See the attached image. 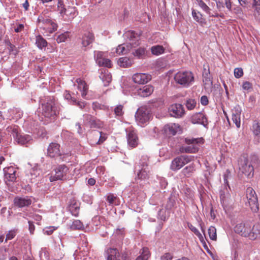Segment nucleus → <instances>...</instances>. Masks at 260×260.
Instances as JSON below:
<instances>
[{
  "mask_svg": "<svg viewBox=\"0 0 260 260\" xmlns=\"http://www.w3.org/2000/svg\"><path fill=\"white\" fill-rule=\"evenodd\" d=\"M190 121L193 124H199L207 127L208 125V119L205 114L199 112L194 114L190 118Z\"/></svg>",
  "mask_w": 260,
  "mask_h": 260,
  "instance_id": "4468645a",
  "label": "nucleus"
},
{
  "mask_svg": "<svg viewBox=\"0 0 260 260\" xmlns=\"http://www.w3.org/2000/svg\"><path fill=\"white\" fill-rule=\"evenodd\" d=\"M195 167L193 164L189 165L184 168L181 171V173L186 177H190L195 171Z\"/></svg>",
  "mask_w": 260,
  "mask_h": 260,
  "instance_id": "c756f323",
  "label": "nucleus"
},
{
  "mask_svg": "<svg viewBox=\"0 0 260 260\" xmlns=\"http://www.w3.org/2000/svg\"><path fill=\"white\" fill-rule=\"evenodd\" d=\"M146 48L144 47H139L132 51V54L138 58H142L145 55Z\"/></svg>",
  "mask_w": 260,
  "mask_h": 260,
  "instance_id": "473e14b6",
  "label": "nucleus"
},
{
  "mask_svg": "<svg viewBox=\"0 0 260 260\" xmlns=\"http://www.w3.org/2000/svg\"><path fill=\"white\" fill-rule=\"evenodd\" d=\"M17 233V230H12L9 231L8 233L6 234V237L5 239V242H6L8 240H10L13 239L15 236L16 235Z\"/></svg>",
  "mask_w": 260,
  "mask_h": 260,
  "instance_id": "864d4df0",
  "label": "nucleus"
},
{
  "mask_svg": "<svg viewBox=\"0 0 260 260\" xmlns=\"http://www.w3.org/2000/svg\"><path fill=\"white\" fill-rule=\"evenodd\" d=\"M40 112L47 121L54 120L59 114V109L55 99L53 97H47L42 100Z\"/></svg>",
  "mask_w": 260,
  "mask_h": 260,
  "instance_id": "f257e3e1",
  "label": "nucleus"
},
{
  "mask_svg": "<svg viewBox=\"0 0 260 260\" xmlns=\"http://www.w3.org/2000/svg\"><path fill=\"white\" fill-rule=\"evenodd\" d=\"M7 132L13 136L15 139L19 134L18 126L17 125H11L8 126L6 129Z\"/></svg>",
  "mask_w": 260,
  "mask_h": 260,
  "instance_id": "a19ab883",
  "label": "nucleus"
},
{
  "mask_svg": "<svg viewBox=\"0 0 260 260\" xmlns=\"http://www.w3.org/2000/svg\"><path fill=\"white\" fill-rule=\"evenodd\" d=\"M208 235L210 238L212 240H216V230L214 226H211L208 230Z\"/></svg>",
  "mask_w": 260,
  "mask_h": 260,
  "instance_id": "09e8293b",
  "label": "nucleus"
},
{
  "mask_svg": "<svg viewBox=\"0 0 260 260\" xmlns=\"http://www.w3.org/2000/svg\"><path fill=\"white\" fill-rule=\"evenodd\" d=\"M242 88L244 90L250 91L252 89V84L248 81H245L243 83Z\"/></svg>",
  "mask_w": 260,
  "mask_h": 260,
  "instance_id": "13d9d810",
  "label": "nucleus"
},
{
  "mask_svg": "<svg viewBox=\"0 0 260 260\" xmlns=\"http://www.w3.org/2000/svg\"><path fill=\"white\" fill-rule=\"evenodd\" d=\"M107 201L110 205H119V200L117 196L112 193H109L107 196Z\"/></svg>",
  "mask_w": 260,
  "mask_h": 260,
  "instance_id": "e433bc0d",
  "label": "nucleus"
},
{
  "mask_svg": "<svg viewBox=\"0 0 260 260\" xmlns=\"http://www.w3.org/2000/svg\"><path fill=\"white\" fill-rule=\"evenodd\" d=\"M4 178L6 182L16 181L17 178V169L13 166L4 169Z\"/></svg>",
  "mask_w": 260,
  "mask_h": 260,
  "instance_id": "ddd939ff",
  "label": "nucleus"
},
{
  "mask_svg": "<svg viewBox=\"0 0 260 260\" xmlns=\"http://www.w3.org/2000/svg\"><path fill=\"white\" fill-rule=\"evenodd\" d=\"M153 90V87L151 85H145L138 90V94L142 97H147L152 93Z\"/></svg>",
  "mask_w": 260,
  "mask_h": 260,
  "instance_id": "b1692460",
  "label": "nucleus"
},
{
  "mask_svg": "<svg viewBox=\"0 0 260 260\" xmlns=\"http://www.w3.org/2000/svg\"><path fill=\"white\" fill-rule=\"evenodd\" d=\"M36 44L40 49H42L47 46V42L41 35H39L36 37Z\"/></svg>",
  "mask_w": 260,
  "mask_h": 260,
  "instance_id": "c9c22d12",
  "label": "nucleus"
},
{
  "mask_svg": "<svg viewBox=\"0 0 260 260\" xmlns=\"http://www.w3.org/2000/svg\"><path fill=\"white\" fill-rule=\"evenodd\" d=\"M176 197L174 194H171L169 198H168L167 202L166 204V210H171L176 204Z\"/></svg>",
  "mask_w": 260,
  "mask_h": 260,
  "instance_id": "2f4dec72",
  "label": "nucleus"
},
{
  "mask_svg": "<svg viewBox=\"0 0 260 260\" xmlns=\"http://www.w3.org/2000/svg\"><path fill=\"white\" fill-rule=\"evenodd\" d=\"M99 133L100 134V136L99 139L97 142V144L100 145L102 144L107 139V134L103 132H99Z\"/></svg>",
  "mask_w": 260,
  "mask_h": 260,
  "instance_id": "052dcab7",
  "label": "nucleus"
},
{
  "mask_svg": "<svg viewBox=\"0 0 260 260\" xmlns=\"http://www.w3.org/2000/svg\"><path fill=\"white\" fill-rule=\"evenodd\" d=\"M81 39L82 47L86 48L93 43L95 40V37L93 33L86 31L82 35Z\"/></svg>",
  "mask_w": 260,
  "mask_h": 260,
  "instance_id": "6ab92c4d",
  "label": "nucleus"
},
{
  "mask_svg": "<svg viewBox=\"0 0 260 260\" xmlns=\"http://www.w3.org/2000/svg\"><path fill=\"white\" fill-rule=\"evenodd\" d=\"M216 7L219 11H221V10L224 8V5L223 2L221 1H216Z\"/></svg>",
  "mask_w": 260,
  "mask_h": 260,
  "instance_id": "69168bd1",
  "label": "nucleus"
},
{
  "mask_svg": "<svg viewBox=\"0 0 260 260\" xmlns=\"http://www.w3.org/2000/svg\"><path fill=\"white\" fill-rule=\"evenodd\" d=\"M86 118V119L88 120V122L91 128L99 127L100 126L99 121L97 120L94 117H93L91 115H87Z\"/></svg>",
  "mask_w": 260,
  "mask_h": 260,
  "instance_id": "4c0bfd02",
  "label": "nucleus"
},
{
  "mask_svg": "<svg viewBox=\"0 0 260 260\" xmlns=\"http://www.w3.org/2000/svg\"><path fill=\"white\" fill-rule=\"evenodd\" d=\"M151 79V76L144 73H136L133 76V80L136 83L144 84Z\"/></svg>",
  "mask_w": 260,
  "mask_h": 260,
  "instance_id": "aec40b11",
  "label": "nucleus"
},
{
  "mask_svg": "<svg viewBox=\"0 0 260 260\" xmlns=\"http://www.w3.org/2000/svg\"><path fill=\"white\" fill-rule=\"evenodd\" d=\"M230 175V172L229 171V170H226V173H225L224 175H223V181H224V183L225 185V187H227L228 186V187L230 188V186H229V183H228V177H229V176Z\"/></svg>",
  "mask_w": 260,
  "mask_h": 260,
  "instance_id": "e2e57ef3",
  "label": "nucleus"
},
{
  "mask_svg": "<svg viewBox=\"0 0 260 260\" xmlns=\"http://www.w3.org/2000/svg\"><path fill=\"white\" fill-rule=\"evenodd\" d=\"M65 15L68 18V20H73L76 16L78 15V12L75 7H69L67 10Z\"/></svg>",
  "mask_w": 260,
  "mask_h": 260,
  "instance_id": "f704fd0d",
  "label": "nucleus"
},
{
  "mask_svg": "<svg viewBox=\"0 0 260 260\" xmlns=\"http://www.w3.org/2000/svg\"><path fill=\"white\" fill-rule=\"evenodd\" d=\"M252 130L254 135H260V123H259L256 120L253 121L252 126Z\"/></svg>",
  "mask_w": 260,
  "mask_h": 260,
  "instance_id": "de8ad7c7",
  "label": "nucleus"
},
{
  "mask_svg": "<svg viewBox=\"0 0 260 260\" xmlns=\"http://www.w3.org/2000/svg\"><path fill=\"white\" fill-rule=\"evenodd\" d=\"M31 200L28 197L24 198L17 197L14 199V205L19 208L28 207L31 205Z\"/></svg>",
  "mask_w": 260,
  "mask_h": 260,
  "instance_id": "412c9836",
  "label": "nucleus"
},
{
  "mask_svg": "<svg viewBox=\"0 0 260 260\" xmlns=\"http://www.w3.org/2000/svg\"><path fill=\"white\" fill-rule=\"evenodd\" d=\"M54 171L55 173H52L49 178L51 182L66 179L69 169L65 165H60L55 168Z\"/></svg>",
  "mask_w": 260,
  "mask_h": 260,
  "instance_id": "1a4fd4ad",
  "label": "nucleus"
},
{
  "mask_svg": "<svg viewBox=\"0 0 260 260\" xmlns=\"http://www.w3.org/2000/svg\"><path fill=\"white\" fill-rule=\"evenodd\" d=\"M198 5L201 8L205 11L207 14L210 15V8L202 1V0H196Z\"/></svg>",
  "mask_w": 260,
  "mask_h": 260,
  "instance_id": "c03bdc74",
  "label": "nucleus"
},
{
  "mask_svg": "<svg viewBox=\"0 0 260 260\" xmlns=\"http://www.w3.org/2000/svg\"><path fill=\"white\" fill-rule=\"evenodd\" d=\"M96 62L100 67L111 68L112 66L111 60L109 59L102 57V54L100 52H98L97 54Z\"/></svg>",
  "mask_w": 260,
  "mask_h": 260,
  "instance_id": "393cba45",
  "label": "nucleus"
},
{
  "mask_svg": "<svg viewBox=\"0 0 260 260\" xmlns=\"http://www.w3.org/2000/svg\"><path fill=\"white\" fill-rule=\"evenodd\" d=\"M100 77L102 79L105 86H108L109 84V83L111 82V75L108 73H105L104 74H102Z\"/></svg>",
  "mask_w": 260,
  "mask_h": 260,
  "instance_id": "49530a36",
  "label": "nucleus"
},
{
  "mask_svg": "<svg viewBox=\"0 0 260 260\" xmlns=\"http://www.w3.org/2000/svg\"><path fill=\"white\" fill-rule=\"evenodd\" d=\"M239 170L242 174L248 178L252 177L254 174V168L248 159L245 156L240 157L238 161Z\"/></svg>",
  "mask_w": 260,
  "mask_h": 260,
  "instance_id": "39448f33",
  "label": "nucleus"
},
{
  "mask_svg": "<svg viewBox=\"0 0 260 260\" xmlns=\"http://www.w3.org/2000/svg\"><path fill=\"white\" fill-rule=\"evenodd\" d=\"M241 112L240 109L236 108L232 111V119L238 128H239L241 125Z\"/></svg>",
  "mask_w": 260,
  "mask_h": 260,
  "instance_id": "a878e982",
  "label": "nucleus"
},
{
  "mask_svg": "<svg viewBox=\"0 0 260 260\" xmlns=\"http://www.w3.org/2000/svg\"><path fill=\"white\" fill-rule=\"evenodd\" d=\"M123 106L121 105H118L114 109V111L116 116H121L123 114Z\"/></svg>",
  "mask_w": 260,
  "mask_h": 260,
  "instance_id": "4d7b16f0",
  "label": "nucleus"
},
{
  "mask_svg": "<svg viewBox=\"0 0 260 260\" xmlns=\"http://www.w3.org/2000/svg\"><path fill=\"white\" fill-rule=\"evenodd\" d=\"M135 171L137 172L136 180H145L149 178L148 163L146 160L141 159L139 163L135 165Z\"/></svg>",
  "mask_w": 260,
  "mask_h": 260,
  "instance_id": "20e7f679",
  "label": "nucleus"
},
{
  "mask_svg": "<svg viewBox=\"0 0 260 260\" xmlns=\"http://www.w3.org/2000/svg\"><path fill=\"white\" fill-rule=\"evenodd\" d=\"M201 103L203 106H206L209 103L208 99L207 96L203 95L201 98Z\"/></svg>",
  "mask_w": 260,
  "mask_h": 260,
  "instance_id": "338daca9",
  "label": "nucleus"
},
{
  "mask_svg": "<svg viewBox=\"0 0 260 260\" xmlns=\"http://www.w3.org/2000/svg\"><path fill=\"white\" fill-rule=\"evenodd\" d=\"M232 11L236 14H241L242 13V10L239 6L234 8Z\"/></svg>",
  "mask_w": 260,
  "mask_h": 260,
  "instance_id": "774afa93",
  "label": "nucleus"
},
{
  "mask_svg": "<svg viewBox=\"0 0 260 260\" xmlns=\"http://www.w3.org/2000/svg\"><path fill=\"white\" fill-rule=\"evenodd\" d=\"M68 209L72 215L77 217L79 214L80 203L75 198H73L70 200Z\"/></svg>",
  "mask_w": 260,
  "mask_h": 260,
  "instance_id": "a211bd4d",
  "label": "nucleus"
},
{
  "mask_svg": "<svg viewBox=\"0 0 260 260\" xmlns=\"http://www.w3.org/2000/svg\"><path fill=\"white\" fill-rule=\"evenodd\" d=\"M70 36V32L66 31L64 33H62L59 35H58L56 40L58 43H60L62 42H64Z\"/></svg>",
  "mask_w": 260,
  "mask_h": 260,
  "instance_id": "a18cd8bd",
  "label": "nucleus"
},
{
  "mask_svg": "<svg viewBox=\"0 0 260 260\" xmlns=\"http://www.w3.org/2000/svg\"><path fill=\"white\" fill-rule=\"evenodd\" d=\"M63 96L65 99L68 100L72 104L76 103V100L75 98L72 97L68 91H66L63 93Z\"/></svg>",
  "mask_w": 260,
  "mask_h": 260,
  "instance_id": "5fc2aeb1",
  "label": "nucleus"
},
{
  "mask_svg": "<svg viewBox=\"0 0 260 260\" xmlns=\"http://www.w3.org/2000/svg\"><path fill=\"white\" fill-rule=\"evenodd\" d=\"M203 140L202 138H185V143L192 145L182 146L180 148V151L181 153H196L198 151V148L194 144L203 143Z\"/></svg>",
  "mask_w": 260,
  "mask_h": 260,
  "instance_id": "6e6552de",
  "label": "nucleus"
},
{
  "mask_svg": "<svg viewBox=\"0 0 260 260\" xmlns=\"http://www.w3.org/2000/svg\"><path fill=\"white\" fill-rule=\"evenodd\" d=\"M168 112L171 117L177 118L182 117L185 114L184 107L180 104H174L170 105L168 108Z\"/></svg>",
  "mask_w": 260,
  "mask_h": 260,
  "instance_id": "9b49d317",
  "label": "nucleus"
},
{
  "mask_svg": "<svg viewBox=\"0 0 260 260\" xmlns=\"http://www.w3.org/2000/svg\"><path fill=\"white\" fill-rule=\"evenodd\" d=\"M149 256V251L147 247H143L142 249L141 254L136 260H148Z\"/></svg>",
  "mask_w": 260,
  "mask_h": 260,
  "instance_id": "ea45409f",
  "label": "nucleus"
},
{
  "mask_svg": "<svg viewBox=\"0 0 260 260\" xmlns=\"http://www.w3.org/2000/svg\"><path fill=\"white\" fill-rule=\"evenodd\" d=\"M203 81L205 84H212V81L210 78V73L208 71L207 73H203Z\"/></svg>",
  "mask_w": 260,
  "mask_h": 260,
  "instance_id": "6e6d98bb",
  "label": "nucleus"
},
{
  "mask_svg": "<svg viewBox=\"0 0 260 260\" xmlns=\"http://www.w3.org/2000/svg\"><path fill=\"white\" fill-rule=\"evenodd\" d=\"M173 255L169 252H167L164 254L160 257L161 260H172Z\"/></svg>",
  "mask_w": 260,
  "mask_h": 260,
  "instance_id": "0e129e2a",
  "label": "nucleus"
},
{
  "mask_svg": "<svg viewBox=\"0 0 260 260\" xmlns=\"http://www.w3.org/2000/svg\"><path fill=\"white\" fill-rule=\"evenodd\" d=\"M174 80L177 84L187 87L194 82V76L189 71L178 72L175 74Z\"/></svg>",
  "mask_w": 260,
  "mask_h": 260,
  "instance_id": "7ed1b4c3",
  "label": "nucleus"
},
{
  "mask_svg": "<svg viewBox=\"0 0 260 260\" xmlns=\"http://www.w3.org/2000/svg\"><path fill=\"white\" fill-rule=\"evenodd\" d=\"M126 138L128 145L132 148L136 147L138 144V137L134 130H126Z\"/></svg>",
  "mask_w": 260,
  "mask_h": 260,
  "instance_id": "dca6fc26",
  "label": "nucleus"
},
{
  "mask_svg": "<svg viewBox=\"0 0 260 260\" xmlns=\"http://www.w3.org/2000/svg\"><path fill=\"white\" fill-rule=\"evenodd\" d=\"M234 75L236 78H239L243 76V71L242 68H237L234 70Z\"/></svg>",
  "mask_w": 260,
  "mask_h": 260,
  "instance_id": "bf43d9fd",
  "label": "nucleus"
},
{
  "mask_svg": "<svg viewBox=\"0 0 260 260\" xmlns=\"http://www.w3.org/2000/svg\"><path fill=\"white\" fill-rule=\"evenodd\" d=\"M76 82L78 83V88L82 93L81 95L83 98H86L88 91V86L85 81L80 79H77Z\"/></svg>",
  "mask_w": 260,
  "mask_h": 260,
  "instance_id": "bb28decb",
  "label": "nucleus"
},
{
  "mask_svg": "<svg viewBox=\"0 0 260 260\" xmlns=\"http://www.w3.org/2000/svg\"><path fill=\"white\" fill-rule=\"evenodd\" d=\"M60 147V146L59 144L55 142L51 143L47 148V156L51 158L61 156L62 154Z\"/></svg>",
  "mask_w": 260,
  "mask_h": 260,
  "instance_id": "f8f14e48",
  "label": "nucleus"
},
{
  "mask_svg": "<svg viewBox=\"0 0 260 260\" xmlns=\"http://www.w3.org/2000/svg\"><path fill=\"white\" fill-rule=\"evenodd\" d=\"M67 9L65 8L63 1L62 0H58L57 3V10L62 16L66 14Z\"/></svg>",
  "mask_w": 260,
  "mask_h": 260,
  "instance_id": "37998d69",
  "label": "nucleus"
},
{
  "mask_svg": "<svg viewBox=\"0 0 260 260\" xmlns=\"http://www.w3.org/2000/svg\"><path fill=\"white\" fill-rule=\"evenodd\" d=\"M131 48V46L129 45H119L116 48V52L119 55L126 54L130 51Z\"/></svg>",
  "mask_w": 260,
  "mask_h": 260,
  "instance_id": "7c9ffc66",
  "label": "nucleus"
},
{
  "mask_svg": "<svg viewBox=\"0 0 260 260\" xmlns=\"http://www.w3.org/2000/svg\"><path fill=\"white\" fill-rule=\"evenodd\" d=\"M230 196L229 191L226 187H225L223 190L220 191V199L221 203L223 204L226 198Z\"/></svg>",
  "mask_w": 260,
  "mask_h": 260,
  "instance_id": "79ce46f5",
  "label": "nucleus"
},
{
  "mask_svg": "<svg viewBox=\"0 0 260 260\" xmlns=\"http://www.w3.org/2000/svg\"><path fill=\"white\" fill-rule=\"evenodd\" d=\"M14 139L18 144L21 145L30 144L32 141V139L30 136L20 133H19Z\"/></svg>",
  "mask_w": 260,
  "mask_h": 260,
  "instance_id": "4be33fe9",
  "label": "nucleus"
},
{
  "mask_svg": "<svg viewBox=\"0 0 260 260\" xmlns=\"http://www.w3.org/2000/svg\"><path fill=\"white\" fill-rule=\"evenodd\" d=\"M118 65L122 68H128L133 64V60L126 57H120L118 61Z\"/></svg>",
  "mask_w": 260,
  "mask_h": 260,
  "instance_id": "c85d7f7f",
  "label": "nucleus"
},
{
  "mask_svg": "<svg viewBox=\"0 0 260 260\" xmlns=\"http://www.w3.org/2000/svg\"><path fill=\"white\" fill-rule=\"evenodd\" d=\"M105 256L107 260H120V253L116 248H107L105 251Z\"/></svg>",
  "mask_w": 260,
  "mask_h": 260,
  "instance_id": "f3484780",
  "label": "nucleus"
},
{
  "mask_svg": "<svg viewBox=\"0 0 260 260\" xmlns=\"http://www.w3.org/2000/svg\"><path fill=\"white\" fill-rule=\"evenodd\" d=\"M157 218L162 221H166L168 219L166 215V210L160 209L158 212Z\"/></svg>",
  "mask_w": 260,
  "mask_h": 260,
  "instance_id": "603ef678",
  "label": "nucleus"
},
{
  "mask_svg": "<svg viewBox=\"0 0 260 260\" xmlns=\"http://www.w3.org/2000/svg\"><path fill=\"white\" fill-rule=\"evenodd\" d=\"M150 117V111L146 106L140 107L135 114L136 120L141 125L147 123Z\"/></svg>",
  "mask_w": 260,
  "mask_h": 260,
  "instance_id": "423d86ee",
  "label": "nucleus"
},
{
  "mask_svg": "<svg viewBox=\"0 0 260 260\" xmlns=\"http://www.w3.org/2000/svg\"><path fill=\"white\" fill-rule=\"evenodd\" d=\"M38 21L39 23H42L44 24L51 25L54 31L56 30L57 28V24L52 22V21L51 19L45 18L43 15H40L39 16L38 18Z\"/></svg>",
  "mask_w": 260,
  "mask_h": 260,
  "instance_id": "cd10ccee",
  "label": "nucleus"
},
{
  "mask_svg": "<svg viewBox=\"0 0 260 260\" xmlns=\"http://www.w3.org/2000/svg\"><path fill=\"white\" fill-rule=\"evenodd\" d=\"M178 128H179V126L177 124L170 123L165 125L164 131L167 136H174L177 133Z\"/></svg>",
  "mask_w": 260,
  "mask_h": 260,
  "instance_id": "5701e85b",
  "label": "nucleus"
},
{
  "mask_svg": "<svg viewBox=\"0 0 260 260\" xmlns=\"http://www.w3.org/2000/svg\"><path fill=\"white\" fill-rule=\"evenodd\" d=\"M190 160L191 158L187 155H181L177 157L172 161L170 169L174 171L179 170Z\"/></svg>",
  "mask_w": 260,
  "mask_h": 260,
  "instance_id": "9d476101",
  "label": "nucleus"
},
{
  "mask_svg": "<svg viewBox=\"0 0 260 260\" xmlns=\"http://www.w3.org/2000/svg\"><path fill=\"white\" fill-rule=\"evenodd\" d=\"M71 229L75 230H81L83 228V224L82 222L79 220H75L73 222L72 224L70 226Z\"/></svg>",
  "mask_w": 260,
  "mask_h": 260,
  "instance_id": "8fccbe9b",
  "label": "nucleus"
},
{
  "mask_svg": "<svg viewBox=\"0 0 260 260\" xmlns=\"http://www.w3.org/2000/svg\"><path fill=\"white\" fill-rule=\"evenodd\" d=\"M196 104L197 103L194 99H189L186 101L185 106L188 110H191L195 108Z\"/></svg>",
  "mask_w": 260,
  "mask_h": 260,
  "instance_id": "3c124183",
  "label": "nucleus"
},
{
  "mask_svg": "<svg viewBox=\"0 0 260 260\" xmlns=\"http://www.w3.org/2000/svg\"><path fill=\"white\" fill-rule=\"evenodd\" d=\"M192 15L197 22L201 24L205 23V20L203 18V15L200 12H197L195 10L192 9Z\"/></svg>",
  "mask_w": 260,
  "mask_h": 260,
  "instance_id": "72a5a7b5",
  "label": "nucleus"
},
{
  "mask_svg": "<svg viewBox=\"0 0 260 260\" xmlns=\"http://www.w3.org/2000/svg\"><path fill=\"white\" fill-rule=\"evenodd\" d=\"M57 229V228L55 226H49L46 228L44 230V233L45 234L47 235H51L53 232Z\"/></svg>",
  "mask_w": 260,
  "mask_h": 260,
  "instance_id": "680f3d73",
  "label": "nucleus"
},
{
  "mask_svg": "<svg viewBox=\"0 0 260 260\" xmlns=\"http://www.w3.org/2000/svg\"><path fill=\"white\" fill-rule=\"evenodd\" d=\"M246 196L251 211L257 213L259 210L258 199L255 191L251 187H248L246 191Z\"/></svg>",
  "mask_w": 260,
  "mask_h": 260,
  "instance_id": "0eeeda50",
  "label": "nucleus"
},
{
  "mask_svg": "<svg viewBox=\"0 0 260 260\" xmlns=\"http://www.w3.org/2000/svg\"><path fill=\"white\" fill-rule=\"evenodd\" d=\"M259 228L258 225H254L251 229L249 224L241 222L235 226L234 231L243 237L254 240L260 236Z\"/></svg>",
  "mask_w": 260,
  "mask_h": 260,
  "instance_id": "f03ea898",
  "label": "nucleus"
},
{
  "mask_svg": "<svg viewBox=\"0 0 260 260\" xmlns=\"http://www.w3.org/2000/svg\"><path fill=\"white\" fill-rule=\"evenodd\" d=\"M151 51L153 54L155 55H159L164 52L165 48L162 46L156 45L151 47Z\"/></svg>",
  "mask_w": 260,
  "mask_h": 260,
  "instance_id": "58836bf2",
  "label": "nucleus"
},
{
  "mask_svg": "<svg viewBox=\"0 0 260 260\" xmlns=\"http://www.w3.org/2000/svg\"><path fill=\"white\" fill-rule=\"evenodd\" d=\"M124 36L129 40V45L131 48H135L139 45L140 37L134 31L128 30L124 34Z\"/></svg>",
  "mask_w": 260,
  "mask_h": 260,
  "instance_id": "2eb2a0df",
  "label": "nucleus"
}]
</instances>
